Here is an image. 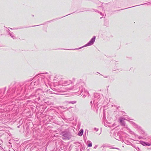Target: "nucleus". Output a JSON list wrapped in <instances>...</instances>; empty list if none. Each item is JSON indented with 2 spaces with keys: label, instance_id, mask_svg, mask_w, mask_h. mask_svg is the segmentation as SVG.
I'll return each instance as SVG.
<instances>
[{
  "label": "nucleus",
  "instance_id": "obj_1",
  "mask_svg": "<svg viewBox=\"0 0 151 151\" xmlns=\"http://www.w3.org/2000/svg\"><path fill=\"white\" fill-rule=\"evenodd\" d=\"M124 119L122 118H120L119 119L120 122L121 123L122 125L123 126H124L125 125V123L124 121Z\"/></svg>",
  "mask_w": 151,
  "mask_h": 151
},
{
  "label": "nucleus",
  "instance_id": "obj_2",
  "mask_svg": "<svg viewBox=\"0 0 151 151\" xmlns=\"http://www.w3.org/2000/svg\"><path fill=\"white\" fill-rule=\"evenodd\" d=\"M95 40V37H93L91 40L89 42V43H88V46L91 45H92L93 43L94 42Z\"/></svg>",
  "mask_w": 151,
  "mask_h": 151
},
{
  "label": "nucleus",
  "instance_id": "obj_3",
  "mask_svg": "<svg viewBox=\"0 0 151 151\" xmlns=\"http://www.w3.org/2000/svg\"><path fill=\"white\" fill-rule=\"evenodd\" d=\"M141 144L143 146L147 145L149 146L150 145V144H149V143H147L144 142H142Z\"/></svg>",
  "mask_w": 151,
  "mask_h": 151
},
{
  "label": "nucleus",
  "instance_id": "obj_4",
  "mask_svg": "<svg viewBox=\"0 0 151 151\" xmlns=\"http://www.w3.org/2000/svg\"><path fill=\"white\" fill-rule=\"evenodd\" d=\"M83 133V129H81L78 133V134L80 136H82Z\"/></svg>",
  "mask_w": 151,
  "mask_h": 151
},
{
  "label": "nucleus",
  "instance_id": "obj_5",
  "mask_svg": "<svg viewBox=\"0 0 151 151\" xmlns=\"http://www.w3.org/2000/svg\"><path fill=\"white\" fill-rule=\"evenodd\" d=\"M92 146V143H90L88 145V146L89 147H91Z\"/></svg>",
  "mask_w": 151,
  "mask_h": 151
}]
</instances>
